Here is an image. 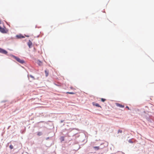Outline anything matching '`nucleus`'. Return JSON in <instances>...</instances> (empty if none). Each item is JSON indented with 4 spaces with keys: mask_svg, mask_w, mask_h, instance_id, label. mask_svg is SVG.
<instances>
[{
    "mask_svg": "<svg viewBox=\"0 0 154 154\" xmlns=\"http://www.w3.org/2000/svg\"><path fill=\"white\" fill-rule=\"evenodd\" d=\"M31 76L32 78H33V77L32 76V75H31V76Z\"/></svg>",
    "mask_w": 154,
    "mask_h": 154,
    "instance_id": "obj_17",
    "label": "nucleus"
},
{
    "mask_svg": "<svg viewBox=\"0 0 154 154\" xmlns=\"http://www.w3.org/2000/svg\"><path fill=\"white\" fill-rule=\"evenodd\" d=\"M22 38H23V37H23V36H22Z\"/></svg>",
    "mask_w": 154,
    "mask_h": 154,
    "instance_id": "obj_20",
    "label": "nucleus"
},
{
    "mask_svg": "<svg viewBox=\"0 0 154 154\" xmlns=\"http://www.w3.org/2000/svg\"><path fill=\"white\" fill-rule=\"evenodd\" d=\"M101 101L103 102H104L106 100L105 99L103 98H101Z\"/></svg>",
    "mask_w": 154,
    "mask_h": 154,
    "instance_id": "obj_13",
    "label": "nucleus"
},
{
    "mask_svg": "<svg viewBox=\"0 0 154 154\" xmlns=\"http://www.w3.org/2000/svg\"><path fill=\"white\" fill-rule=\"evenodd\" d=\"M13 56L19 63L22 64L24 63V61L23 60H21L19 58L15 56Z\"/></svg>",
    "mask_w": 154,
    "mask_h": 154,
    "instance_id": "obj_1",
    "label": "nucleus"
},
{
    "mask_svg": "<svg viewBox=\"0 0 154 154\" xmlns=\"http://www.w3.org/2000/svg\"><path fill=\"white\" fill-rule=\"evenodd\" d=\"M37 64H38V65L39 66H41L42 65V62H41V61H40V60H37Z\"/></svg>",
    "mask_w": 154,
    "mask_h": 154,
    "instance_id": "obj_6",
    "label": "nucleus"
},
{
    "mask_svg": "<svg viewBox=\"0 0 154 154\" xmlns=\"http://www.w3.org/2000/svg\"><path fill=\"white\" fill-rule=\"evenodd\" d=\"M61 139L62 140V141H63L64 140V137H61Z\"/></svg>",
    "mask_w": 154,
    "mask_h": 154,
    "instance_id": "obj_15",
    "label": "nucleus"
},
{
    "mask_svg": "<svg viewBox=\"0 0 154 154\" xmlns=\"http://www.w3.org/2000/svg\"><path fill=\"white\" fill-rule=\"evenodd\" d=\"M45 75H46V77H47L48 75V74H49V72L48 70H45Z\"/></svg>",
    "mask_w": 154,
    "mask_h": 154,
    "instance_id": "obj_7",
    "label": "nucleus"
},
{
    "mask_svg": "<svg viewBox=\"0 0 154 154\" xmlns=\"http://www.w3.org/2000/svg\"><path fill=\"white\" fill-rule=\"evenodd\" d=\"M0 53L3 54H7L8 53V52L7 51H6V50H5L3 49L0 48Z\"/></svg>",
    "mask_w": 154,
    "mask_h": 154,
    "instance_id": "obj_2",
    "label": "nucleus"
},
{
    "mask_svg": "<svg viewBox=\"0 0 154 154\" xmlns=\"http://www.w3.org/2000/svg\"><path fill=\"white\" fill-rule=\"evenodd\" d=\"M126 108L128 109V110H129V108L128 106H126Z\"/></svg>",
    "mask_w": 154,
    "mask_h": 154,
    "instance_id": "obj_16",
    "label": "nucleus"
},
{
    "mask_svg": "<svg viewBox=\"0 0 154 154\" xmlns=\"http://www.w3.org/2000/svg\"><path fill=\"white\" fill-rule=\"evenodd\" d=\"M66 94H75L74 93L72 92H66Z\"/></svg>",
    "mask_w": 154,
    "mask_h": 154,
    "instance_id": "obj_11",
    "label": "nucleus"
},
{
    "mask_svg": "<svg viewBox=\"0 0 154 154\" xmlns=\"http://www.w3.org/2000/svg\"><path fill=\"white\" fill-rule=\"evenodd\" d=\"M129 142H130V143H132V142H131V141H129Z\"/></svg>",
    "mask_w": 154,
    "mask_h": 154,
    "instance_id": "obj_19",
    "label": "nucleus"
},
{
    "mask_svg": "<svg viewBox=\"0 0 154 154\" xmlns=\"http://www.w3.org/2000/svg\"><path fill=\"white\" fill-rule=\"evenodd\" d=\"M26 36L27 37H29V36Z\"/></svg>",
    "mask_w": 154,
    "mask_h": 154,
    "instance_id": "obj_18",
    "label": "nucleus"
},
{
    "mask_svg": "<svg viewBox=\"0 0 154 154\" xmlns=\"http://www.w3.org/2000/svg\"><path fill=\"white\" fill-rule=\"evenodd\" d=\"M94 105L95 106H96L97 107H100L99 104H98V103H95Z\"/></svg>",
    "mask_w": 154,
    "mask_h": 154,
    "instance_id": "obj_12",
    "label": "nucleus"
},
{
    "mask_svg": "<svg viewBox=\"0 0 154 154\" xmlns=\"http://www.w3.org/2000/svg\"><path fill=\"white\" fill-rule=\"evenodd\" d=\"M116 105L117 106H118L120 108H124V106L123 105H122L121 104L116 103Z\"/></svg>",
    "mask_w": 154,
    "mask_h": 154,
    "instance_id": "obj_3",
    "label": "nucleus"
},
{
    "mask_svg": "<svg viewBox=\"0 0 154 154\" xmlns=\"http://www.w3.org/2000/svg\"><path fill=\"white\" fill-rule=\"evenodd\" d=\"M28 45L29 48H31V46L32 45V43L30 40H29V42H28Z\"/></svg>",
    "mask_w": 154,
    "mask_h": 154,
    "instance_id": "obj_5",
    "label": "nucleus"
},
{
    "mask_svg": "<svg viewBox=\"0 0 154 154\" xmlns=\"http://www.w3.org/2000/svg\"><path fill=\"white\" fill-rule=\"evenodd\" d=\"M42 133L41 132H38L37 134V135L38 136L41 135H42Z\"/></svg>",
    "mask_w": 154,
    "mask_h": 154,
    "instance_id": "obj_9",
    "label": "nucleus"
},
{
    "mask_svg": "<svg viewBox=\"0 0 154 154\" xmlns=\"http://www.w3.org/2000/svg\"><path fill=\"white\" fill-rule=\"evenodd\" d=\"M122 130H119L118 131V134H119V133H122Z\"/></svg>",
    "mask_w": 154,
    "mask_h": 154,
    "instance_id": "obj_14",
    "label": "nucleus"
},
{
    "mask_svg": "<svg viewBox=\"0 0 154 154\" xmlns=\"http://www.w3.org/2000/svg\"><path fill=\"white\" fill-rule=\"evenodd\" d=\"M9 148L10 149H13L14 147L12 145H11L9 146Z\"/></svg>",
    "mask_w": 154,
    "mask_h": 154,
    "instance_id": "obj_10",
    "label": "nucleus"
},
{
    "mask_svg": "<svg viewBox=\"0 0 154 154\" xmlns=\"http://www.w3.org/2000/svg\"><path fill=\"white\" fill-rule=\"evenodd\" d=\"M0 31L3 33H5L6 32L5 29L4 28H2L0 26Z\"/></svg>",
    "mask_w": 154,
    "mask_h": 154,
    "instance_id": "obj_4",
    "label": "nucleus"
},
{
    "mask_svg": "<svg viewBox=\"0 0 154 154\" xmlns=\"http://www.w3.org/2000/svg\"><path fill=\"white\" fill-rule=\"evenodd\" d=\"M93 148L95 150H97L100 149V148L99 146H94Z\"/></svg>",
    "mask_w": 154,
    "mask_h": 154,
    "instance_id": "obj_8",
    "label": "nucleus"
}]
</instances>
